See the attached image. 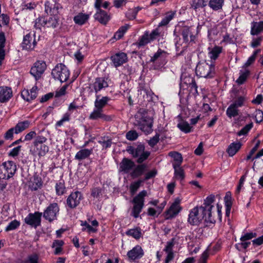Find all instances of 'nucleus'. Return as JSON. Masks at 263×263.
<instances>
[{"mask_svg":"<svg viewBox=\"0 0 263 263\" xmlns=\"http://www.w3.org/2000/svg\"><path fill=\"white\" fill-rule=\"evenodd\" d=\"M242 144L240 142H232L228 146L227 152L230 157L234 156L237 152L240 149Z\"/></svg>","mask_w":263,"mask_h":263,"instance_id":"c9c22d12","label":"nucleus"},{"mask_svg":"<svg viewBox=\"0 0 263 263\" xmlns=\"http://www.w3.org/2000/svg\"><path fill=\"white\" fill-rule=\"evenodd\" d=\"M208 0H193L192 6L195 10H196L206 6Z\"/></svg>","mask_w":263,"mask_h":263,"instance_id":"13d9d810","label":"nucleus"},{"mask_svg":"<svg viewBox=\"0 0 263 263\" xmlns=\"http://www.w3.org/2000/svg\"><path fill=\"white\" fill-rule=\"evenodd\" d=\"M98 142L102 146V149H107L110 148L112 145V139L108 136H101Z\"/></svg>","mask_w":263,"mask_h":263,"instance_id":"4c0bfd02","label":"nucleus"},{"mask_svg":"<svg viewBox=\"0 0 263 263\" xmlns=\"http://www.w3.org/2000/svg\"><path fill=\"white\" fill-rule=\"evenodd\" d=\"M180 81L181 86H183L184 84L187 86L190 85L194 87L196 85L194 79L186 73H182L180 77Z\"/></svg>","mask_w":263,"mask_h":263,"instance_id":"2f4dec72","label":"nucleus"},{"mask_svg":"<svg viewBox=\"0 0 263 263\" xmlns=\"http://www.w3.org/2000/svg\"><path fill=\"white\" fill-rule=\"evenodd\" d=\"M92 148H83L79 151L76 153L74 156V159L81 161L89 157V156L92 154Z\"/></svg>","mask_w":263,"mask_h":263,"instance_id":"c756f323","label":"nucleus"},{"mask_svg":"<svg viewBox=\"0 0 263 263\" xmlns=\"http://www.w3.org/2000/svg\"><path fill=\"white\" fill-rule=\"evenodd\" d=\"M135 164L132 159L124 157L119 164V171L123 174H129Z\"/></svg>","mask_w":263,"mask_h":263,"instance_id":"dca6fc26","label":"nucleus"},{"mask_svg":"<svg viewBox=\"0 0 263 263\" xmlns=\"http://www.w3.org/2000/svg\"><path fill=\"white\" fill-rule=\"evenodd\" d=\"M203 220L202 212L200 207L195 206L190 211L187 221L192 226H198Z\"/></svg>","mask_w":263,"mask_h":263,"instance_id":"ddd939ff","label":"nucleus"},{"mask_svg":"<svg viewBox=\"0 0 263 263\" xmlns=\"http://www.w3.org/2000/svg\"><path fill=\"white\" fill-rule=\"evenodd\" d=\"M144 255V251L140 245H136L127 253L129 259L133 261L141 259Z\"/></svg>","mask_w":263,"mask_h":263,"instance_id":"6ab92c4d","label":"nucleus"},{"mask_svg":"<svg viewBox=\"0 0 263 263\" xmlns=\"http://www.w3.org/2000/svg\"><path fill=\"white\" fill-rule=\"evenodd\" d=\"M174 170V176L176 178H179L181 180L185 178V173L184 170L180 166H175L173 167Z\"/></svg>","mask_w":263,"mask_h":263,"instance_id":"6e6d98bb","label":"nucleus"},{"mask_svg":"<svg viewBox=\"0 0 263 263\" xmlns=\"http://www.w3.org/2000/svg\"><path fill=\"white\" fill-rule=\"evenodd\" d=\"M143 183L144 182L141 178H139L136 181L132 183L129 186V191L131 195H134Z\"/></svg>","mask_w":263,"mask_h":263,"instance_id":"09e8293b","label":"nucleus"},{"mask_svg":"<svg viewBox=\"0 0 263 263\" xmlns=\"http://www.w3.org/2000/svg\"><path fill=\"white\" fill-rule=\"evenodd\" d=\"M111 60L115 67H119L127 61V54L124 52H118L112 55Z\"/></svg>","mask_w":263,"mask_h":263,"instance_id":"b1692460","label":"nucleus"},{"mask_svg":"<svg viewBox=\"0 0 263 263\" xmlns=\"http://www.w3.org/2000/svg\"><path fill=\"white\" fill-rule=\"evenodd\" d=\"M47 139L42 135H38L34 140L30 151L34 155L44 156L49 151V147L45 143Z\"/></svg>","mask_w":263,"mask_h":263,"instance_id":"7ed1b4c3","label":"nucleus"},{"mask_svg":"<svg viewBox=\"0 0 263 263\" xmlns=\"http://www.w3.org/2000/svg\"><path fill=\"white\" fill-rule=\"evenodd\" d=\"M46 68V64L43 61H37L31 67L30 73L35 78V80H39L44 73Z\"/></svg>","mask_w":263,"mask_h":263,"instance_id":"9b49d317","label":"nucleus"},{"mask_svg":"<svg viewBox=\"0 0 263 263\" xmlns=\"http://www.w3.org/2000/svg\"><path fill=\"white\" fill-rule=\"evenodd\" d=\"M178 117L180 119V121L177 124V127L185 134L191 133L192 127L190 126L187 122L184 121L180 115H179Z\"/></svg>","mask_w":263,"mask_h":263,"instance_id":"72a5a7b5","label":"nucleus"},{"mask_svg":"<svg viewBox=\"0 0 263 263\" xmlns=\"http://www.w3.org/2000/svg\"><path fill=\"white\" fill-rule=\"evenodd\" d=\"M94 17L96 20L104 25H106L110 19V15L102 9L97 10Z\"/></svg>","mask_w":263,"mask_h":263,"instance_id":"cd10ccee","label":"nucleus"},{"mask_svg":"<svg viewBox=\"0 0 263 263\" xmlns=\"http://www.w3.org/2000/svg\"><path fill=\"white\" fill-rule=\"evenodd\" d=\"M45 18L44 17H39L34 21V27L36 29H41L42 27H45Z\"/></svg>","mask_w":263,"mask_h":263,"instance_id":"052dcab7","label":"nucleus"},{"mask_svg":"<svg viewBox=\"0 0 263 263\" xmlns=\"http://www.w3.org/2000/svg\"><path fill=\"white\" fill-rule=\"evenodd\" d=\"M168 156L173 159V167L175 166H180L183 162V157L181 153L172 151L169 152Z\"/></svg>","mask_w":263,"mask_h":263,"instance_id":"7c9ffc66","label":"nucleus"},{"mask_svg":"<svg viewBox=\"0 0 263 263\" xmlns=\"http://www.w3.org/2000/svg\"><path fill=\"white\" fill-rule=\"evenodd\" d=\"M180 200L176 199L170 208L164 212L165 219L169 220L176 216L181 211L182 208L179 205Z\"/></svg>","mask_w":263,"mask_h":263,"instance_id":"4468645a","label":"nucleus"},{"mask_svg":"<svg viewBox=\"0 0 263 263\" xmlns=\"http://www.w3.org/2000/svg\"><path fill=\"white\" fill-rule=\"evenodd\" d=\"M30 124V122L28 120H25L23 121L18 122L16 125L14 127L15 129V134H17L20 133L28 128Z\"/></svg>","mask_w":263,"mask_h":263,"instance_id":"a19ab883","label":"nucleus"},{"mask_svg":"<svg viewBox=\"0 0 263 263\" xmlns=\"http://www.w3.org/2000/svg\"><path fill=\"white\" fill-rule=\"evenodd\" d=\"M83 199L82 193L78 191L72 192L66 199V206L70 209H76Z\"/></svg>","mask_w":263,"mask_h":263,"instance_id":"9d476101","label":"nucleus"},{"mask_svg":"<svg viewBox=\"0 0 263 263\" xmlns=\"http://www.w3.org/2000/svg\"><path fill=\"white\" fill-rule=\"evenodd\" d=\"M36 45L35 35L34 33H29L24 36L22 43L23 49L32 50Z\"/></svg>","mask_w":263,"mask_h":263,"instance_id":"2eb2a0df","label":"nucleus"},{"mask_svg":"<svg viewBox=\"0 0 263 263\" xmlns=\"http://www.w3.org/2000/svg\"><path fill=\"white\" fill-rule=\"evenodd\" d=\"M223 3L224 0H210L209 6L213 10L217 11L222 8Z\"/></svg>","mask_w":263,"mask_h":263,"instance_id":"a18cd8bd","label":"nucleus"},{"mask_svg":"<svg viewBox=\"0 0 263 263\" xmlns=\"http://www.w3.org/2000/svg\"><path fill=\"white\" fill-rule=\"evenodd\" d=\"M147 195V191L143 190L139 192L132 200L133 207L132 215L135 218L139 217L140 213L144 206L145 197Z\"/></svg>","mask_w":263,"mask_h":263,"instance_id":"20e7f679","label":"nucleus"},{"mask_svg":"<svg viewBox=\"0 0 263 263\" xmlns=\"http://www.w3.org/2000/svg\"><path fill=\"white\" fill-rule=\"evenodd\" d=\"M216 72L215 66L214 64H209L206 62L199 63L196 68L197 76L204 78H212Z\"/></svg>","mask_w":263,"mask_h":263,"instance_id":"423d86ee","label":"nucleus"},{"mask_svg":"<svg viewBox=\"0 0 263 263\" xmlns=\"http://www.w3.org/2000/svg\"><path fill=\"white\" fill-rule=\"evenodd\" d=\"M175 12L170 11L166 13L165 17L159 24V26H163L167 25L169 22L174 17Z\"/></svg>","mask_w":263,"mask_h":263,"instance_id":"8fccbe9b","label":"nucleus"},{"mask_svg":"<svg viewBox=\"0 0 263 263\" xmlns=\"http://www.w3.org/2000/svg\"><path fill=\"white\" fill-rule=\"evenodd\" d=\"M263 32V21L252 22L251 23L250 34L252 35H257Z\"/></svg>","mask_w":263,"mask_h":263,"instance_id":"c85d7f7f","label":"nucleus"},{"mask_svg":"<svg viewBox=\"0 0 263 263\" xmlns=\"http://www.w3.org/2000/svg\"><path fill=\"white\" fill-rule=\"evenodd\" d=\"M39 90L36 86H33L31 89H24L21 92L23 99H35L39 94Z\"/></svg>","mask_w":263,"mask_h":263,"instance_id":"bb28decb","label":"nucleus"},{"mask_svg":"<svg viewBox=\"0 0 263 263\" xmlns=\"http://www.w3.org/2000/svg\"><path fill=\"white\" fill-rule=\"evenodd\" d=\"M168 56L166 51L159 48L149 60V63L153 64V69H159L165 65L167 62Z\"/></svg>","mask_w":263,"mask_h":263,"instance_id":"39448f33","label":"nucleus"},{"mask_svg":"<svg viewBox=\"0 0 263 263\" xmlns=\"http://www.w3.org/2000/svg\"><path fill=\"white\" fill-rule=\"evenodd\" d=\"M224 202L225 208L231 209L233 204V202L231 192L228 191L226 192L225 196L224 197Z\"/></svg>","mask_w":263,"mask_h":263,"instance_id":"5fc2aeb1","label":"nucleus"},{"mask_svg":"<svg viewBox=\"0 0 263 263\" xmlns=\"http://www.w3.org/2000/svg\"><path fill=\"white\" fill-rule=\"evenodd\" d=\"M253 126L252 122L246 125L240 130L237 133L238 136H241L247 135Z\"/></svg>","mask_w":263,"mask_h":263,"instance_id":"e2e57ef3","label":"nucleus"},{"mask_svg":"<svg viewBox=\"0 0 263 263\" xmlns=\"http://www.w3.org/2000/svg\"><path fill=\"white\" fill-rule=\"evenodd\" d=\"M154 97H156L151 90L141 88L138 90V97L139 99L150 98L154 99Z\"/></svg>","mask_w":263,"mask_h":263,"instance_id":"e433bc0d","label":"nucleus"},{"mask_svg":"<svg viewBox=\"0 0 263 263\" xmlns=\"http://www.w3.org/2000/svg\"><path fill=\"white\" fill-rule=\"evenodd\" d=\"M109 100H95L94 108L103 112V108L108 104Z\"/></svg>","mask_w":263,"mask_h":263,"instance_id":"603ef678","label":"nucleus"},{"mask_svg":"<svg viewBox=\"0 0 263 263\" xmlns=\"http://www.w3.org/2000/svg\"><path fill=\"white\" fill-rule=\"evenodd\" d=\"M17 170L14 162L8 160L0 164V177L3 179L8 180L12 177Z\"/></svg>","mask_w":263,"mask_h":263,"instance_id":"0eeeda50","label":"nucleus"},{"mask_svg":"<svg viewBox=\"0 0 263 263\" xmlns=\"http://www.w3.org/2000/svg\"><path fill=\"white\" fill-rule=\"evenodd\" d=\"M42 216V212L30 213L25 217L24 221L27 224L36 229L41 225Z\"/></svg>","mask_w":263,"mask_h":263,"instance_id":"f8f14e48","label":"nucleus"},{"mask_svg":"<svg viewBox=\"0 0 263 263\" xmlns=\"http://www.w3.org/2000/svg\"><path fill=\"white\" fill-rule=\"evenodd\" d=\"M260 141L257 140V141L255 143L254 146L251 149L249 154L247 155L246 158L245 159L246 161H249L250 159L252 160V158H253L252 156L258 149V147L260 146Z\"/></svg>","mask_w":263,"mask_h":263,"instance_id":"69168bd1","label":"nucleus"},{"mask_svg":"<svg viewBox=\"0 0 263 263\" xmlns=\"http://www.w3.org/2000/svg\"><path fill=\"white\" fill-rule=\"evenodd\" d=\"M52 77L61 82H66L70 76L68 68L62 63H59L53 68L51 71Z\"/></svg>","mask_w":263,"mask_h":263,"instance_id":"6e6552de","label":"nucleus"},{"mask_svg":"<svg viewBox=\"0 0 263 263\" xmlns=\"http://www.w3.org/2000/svg\"><path fill=\"white\" fill-rule=\"evenodd\" d=\"M177 32H180L183 39L185 42H188L189 41H193L194 36L191 32V27L187 26H182L178 25L176 27L174 33Z\"/></svg>","mask_w":263,"mask_h":263,"instance_id":"f3484780","label":"nucleus"},{"mask_svg":"<svg viewBox=\"0 0 263 263\" xmlns=\"http://www.w3.org/2000/svg\"><path fill=\"white\" fill-rule=\"evenodd\" d=\"M157 171L156 169L154 168L149 172L144 173V176L143 178H140L143 181V182L145 181L148 180L149 179H153L156 177L157 175Z\"/></svg>","mask_w":263,"mask_h":263,"instance_id":"864d4df0","label":"nucleus"},{"mask_svg":"<svg viewBox=\"0 0 263 263\" xmlns=\"http://www.w3.org/2000/svg\"><path fill=\"white\" fill-rule=\"evenodd\" d=\"M250 73V71L248 69L246 68H243V69L240 70L239 72V77L236 80V82L238 84H243L247 80L248 77L249 76Z\"/></svg>","mask_w":263,"mask_h":263,"instance_id":"49530a36","label":"nucleus"},{"mask_svg":"<svg viewBox=\"0 0 263 263\" xmlns=\"http://www.w3.org/2000/svg\"><path fill=\"white\" fill-rule=\"evenodd\" d=\"M145 147L144 144H139L136 147L133 146H128L126 151L132 155L134 158H137L136 162L138 164L143 163L147 160L151 155V152L145 151Z\"/></svg>","mask_w":263,"mask_h":263,"instance_id":"f03ea898","label":"nucleus"},{"mask_svg":"<svg viewBox=\"0 0 263 263\" xmlns=\"http://www.w3.org/2000/svg\"><path fill=\"white\" fill-rule=\"evenodd\" d=\"M20 222L16 219L11 221L6 227L5 231L8 232L17 229L20 226Z\"/></svg>","mask_w":263,"mask_h":263,"instance_id":"680f3d73","label":"nucleus"},{"mask_svg":"<svg viewBox=\"0 0 263 263\" xmlns=\"http://www.w3.org/2000/svg\"><path fill=\"white\" fill-rule=\"evenodd\" d=\"M48 18H45L46 27L55 28L59 24V18L58 16L51 15Z\"/></svg>","mask_w":263,"mask_h":263,"instance_id":"37998d69","label":"nucleus"},{"mask_svg":"<svg viewBox=\"0 0 263 263\" xmlns=\"http://www.w3.org/2000/svg\"><path fill=\"white\" fill-rule=\"evenodd\" d=\"M89 119L92 120L101 119L104 121L109 122L112 121V117L110 115H105L102 111L93 108V111L89 116Z\"/></svg>","mask_w":263,"mask_h":263,"instance_id":"5701e85b","label":"nucleus"},{"mask_svg":"<svg viewBox=\"0 0 263 263\" xmlns=\"http://www.w3.org/2000/svg\"><path fill=\"white\" fill-rule=\"evenodd\" d=\"M138 136L139 135L137 132L134 130H129L126 134V138L129 141H134L136 140Z\"/></svg>","mask_w":263,"mask_h":263,"instance_id":"338daca9","label":"nucleus"},{"mask_svg":"<svg viewBox=\"0 0 263 263\" xmlns=\"http://www.w3.org/2000/svg\"><path fill=\"white\" fill-rule=\"evenodd\" d=\"M215 201V196L213 194H211L207 196L204 200L203 204L200 206V212L202 213V214L205 215V213H209L212 212V210L214 207L212 203Z\"/></svg>","mask_w":263,"mask_h":263,"instance_id":"a211bd4d","label":"nucleus"},{"mask_svg":"<svg viewBox=\"0 0 263 263\" xmlns=\"http://www.w3.org/2000/svg\"><path fill=\"white\" fill-rule=\"evenodd\" d=\"M235 105V104H231L227 109L226 114L230 118L238 115V110Z\"/></svg>","mask_w":263,"mask_h":263,"instance_id":"3c124183","label":"nucleus"},{"mask_svg":"<svg viewBox=\"0 0 263 263\" xmlns=\"http://www.w3.org/2000/svg\"><path fill=\"white\" fill-rule=\"evenodd\" d=\"M102 195V189L100 187H93L91 190V196L98 200Z\"/></svg>","mask_w":263,"mask_h":263,"instance_id":"774afa93","label":"nucleus"},{"mask_svg":"<svg viewBox=\"0 0 263 263\" xmlns=\"http://www.w3.org/2000/svg\"><path fill=\"white\" fill-rule=\"evenodd\" d=\"M62 9V6L59 3H54L52 4L49 2H46L45 3V11L50 15L58 16Z\"/></svg>","mask_w":263,"mask_h":263,"instance_id":"aec40b11","label":"nucleus"},{"mask_svg":"<svg viewBox=\"0 0 263 263\" xmlns=\"http://www.w3.org/2000/svg\"><path fill=\"white\" fill-rule=\"evenodd\" d=\"M136 125L146 134L153 131V118L147 109L140 108L135 116Z\"/></svg>","mask_w":263,"mask_h":263,"instance_id":"f257e3e1","label":"nucleus"},{"mask_svg":"<svg viewBox=\"0 0 263 263\" xmlns=\"http://www.w3.org/2000/svg\"><path fill=\"white\" fill-rule=\"evenodd\" d=\"M70 119V114L69 112L64 114L61 119L55 123V127H61L63 125L65 122H68Z\"/></svg>","mask_w":263,"mask_h":263,"instance_id":"0e129e2a","label":"nucleus"},{"mask_svg":"<svg viewBox=\"0 0 263 263\" xmlns=\"http://www.w3.org/2000/svg\"><path fill=\"white\" fill-rule=\"evenodd\" d=\"M108 86V79L106 78H98L96 79L92 87L96 92H98Z\"/></svg>","mask_w":263,"mask_h":263,"instance_id":"393cba45","label":"nucleus"},{"mask_svg":"<svg viewBox=\"0 0 263 263\" xmlns=\"http://www.w3.org/2000/svg\"><path fill=\"white\" fill-rule=\"evenodd\" d=\"M125 234L128 236H132L136 240L139 239L142 236L141 229L139 227L129 229L126 231Z\"/></svg>","mask_w":263,"mask_h":263,"instance_id":"58836bf2","label":"nucleus"},{"mask_svg":"<svg viewBox=\"0 0 263 263\" xmlns=\"http://www.w3.org/2000/svg\"><path fill=\"white\" fill-rule=\"evenodd\" d=\"M128 29V27L126 26H123L121 27L115 33L114 37L116 40H120L121 39L124 33L126 32Z\"/></svg>","mask_w":263,"mask_h":263,"instance_id":"bf43d9fd","label":"nucleus"},{"mask_svg":"<svg viewBox=\"0 0 263 263\" xmlns=\"http://www.w3.org/2000/svg\"><path fill=\"white\" fill-rule=\"evenodd\" d=\"M68 87V85H64L62 87L58 89L55 91V92H50L47 93L46 95L43 96L41 99H51L54 97L57 98L64 97L66 96V93H67V89Z\"/></svg>","mask_w":263,"mask_h":263,"instance_id":"4be33fe9","label":"nucleus"},{"mask_svg":"<svg viewBox=\"0 0 263 263\" xmlns=\"http://www.w3.org/2000/svg\"><path fill=\"white\" fill-rule=\"evenodd\" d=\"M60 210V206L58 203H50L44 210L42 216L46 220L52 222L58 219Z\"/></svg>","mask_w":263,"mask_h":263,"instance_id":"1a4fd4ad","label":"nucleus"},{"mask_svg":"<svg viewBox=\"0 0 263 263\" xmlns=\"http://www.w3.org/2000/svg\"><path fill=\"white\" fill-rule=\"evenodd\" d=\"M208 56L212 61L216 60L221 53L223 48L221 46L215 45L214 47H209Z\"/></svg>","mask_w":263,"mask_h":263,"instance_id":"a878e982","label":"nucleus"},{"mask_svg":"<svg viewBox=\"0 0 263 263\" xmlns=\"http://www.w3.org/2000/svg\"><path fill=\"white\" fill-rule=\"evenodd\" d=\"M205 215L202 214L203 219H204L203 228H212L216 222L215 220L212 217V212L209 213H205Z\"/></svg>","mask_w":263,"mask_h":263,"instance_id":"f704fd0d","label":"nucleus"},{"mask_svg":"<svg viewBox=\"0 0 263 263\" xmlns=\"http://www.w3.org/2000/svg\"><path fill=\"white\" fill-rule=\"evenodd\" d=\"M147 165L145 163L136 164L129 175L133 179L140 178L144 174Z\"/></svg>","mask_w":263,"mask_h":263,"instance_id":"412c9836","label":"nucleus"},{"mask_svg":"<svg viewBox=\"0 0 263 263\" xmlns=\"http://www.w3.org/2000/svg\"><path fill=\"white\" fill-rule=\"evenodd\" d=\"M80 225L82 227V231L86 232L89 234L96 233L97 229L90 226L86 221L80 220Z\"/></svg>","mask_w":263,"mask_h":263,"instance_id":"c03bdc74","label":"nucleus"},{"mask_svg":"<svg viewBox=\"0 0 263 263\" xmlns=\"http://www.w3.org/2000/svg\"><path fill=\"white\" fill-rule=\"evenodd\" d=\"M151 42L149 33L148 31H146L144 34L139 38L137 43V45L138 47L144 46Z\"/></svg>","mask_w":263,"mask_h":263,"instance_id":"de8ad7c7","label":"nucleus"},{"mask_svg":"<svg viewBox=\"0 0 263 263\" xmlns=\"http://www.w3.org/2000/svg\"><path fill=\"white\" fill-rule=\"evenodd\" d=\"M89 18V14L80 12L73 17V21L76 24L82 26L86 23Z\"/></svg>","mask_w":263,"mask_h":263,"instance_id":"473e14b6","label":"nucleus"},{"mask_svg":"<svg viewBox=\"0 0 263 263\" xmlns=\"http://www.w3.org/2000/svg\"><path fill=\"white\" fill-rule=\"evenodd\" d=\"M55 189L57 195H63L66 192L64 181L63 180L57 182L55 185Z\"/></svg>","mask_w":263,"mask_h":263,"instance_id":"79ce46f5","label":"nucleus"},{"mask_svg":"<svg viewBox=\"0 0 263 263\" xmlns=\"http://www.w3.org/2000/svg\"><path fill=\"white\" fill-rule=\"evenodd\" d=\"M12 90L11 87L3 86L0 87V99H11Z\"/></svg>","mask_w":263,"mask_h":263,"instance_id":"ea45409f","label":"nucleus"},{"mask_svg":"<svg viewBox=\"0 0 263 263\" xmlns=\"http://www.w3.org/2000/svg\"><path fill=\"white\" fill-rule=\"evenodd\" d=\"M24 263H39V256L36 253L30 254L24 260Z\"/></svg>","mask_w":263,"mask_h":263,"instance_id":"4d7b16f0","label":"nucleus"}]
</instances>
